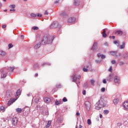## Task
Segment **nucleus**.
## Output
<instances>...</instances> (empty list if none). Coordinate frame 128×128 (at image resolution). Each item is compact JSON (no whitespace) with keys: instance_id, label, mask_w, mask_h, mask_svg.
<instances>
[{"instance_id":"50","label":"nucleus","mask_w":128,"mask_h":128,"mask_svg":"<svg viewBox=\"0 0 128 128\" xmlns=\"http://www.w3.org/2000/svg\"><path fill=\"white\" fill-rule=\"evenodd\" d=\"M124 62H119V66H124Z\"/></svg>"},{"instance_id":"51","label":"nucleus","mask_w":128,"mask_h":128,"mask_svg":"<svg viewBox=\"0 0 128 128\" xmlns=\"http://www.w3.org/2000/svg\"><path fill=\"white\" fill-rule=\"evenodd\" d=\"M116 60H112V62H111V63L112 64H116Z\"/></svg>"},{"instance_id":"15","label":"nucleus","mask_w":128,"mask_h":128,"mask_svg":"<svg viewBox=\"0 0 128 128\" xmlns=\"http://www.w3.org/2000/svg\"><path fill=\"white\" fill-rule=\"evenodd\" d=\"M6 98H12V92L10 91L9 90L6 91Z\"/></svg>"},{"instance_id":"17","label":"nucleus","mask_w":128,"mask_h":128,"mask_svg":"<svg viewBox=\"0 0 128 128\" xmlns=\"http://www.w3.org/2000/svg\"><path fill=\"white\" fill-rule=\"evenodd\" d=\"M40 44H42V43L38 42L36 45L34 46V48L35 50H38L40 48Z\"/></svg>"},{"instance_id":"9","label":"nucleus","mask_w":128,"mask_h":128,"mask_svg":"<svg viewBox=\"0 0 128 128\" xmlns=\"http://www.w3.org/2000/svg\"><path fill=\"white\" fill-rule=\"evenodd\" d=\"M107 80L108 82H112V80H114V74H110L107 78Z\"/></svg>"},{"instance_id":"3","label":"nucleus","mask_w":128,"mask_h":128,"mask_svg":"<svg viewBox=\"0 0 128 128\" xmlns=\"http://www.w3.org/2000/svg\"><path fill=\"white\" fill-rule=\"evenodd\" d=\"M111 54L112 56H115L116 58H118L122 56V53L118 52V51H110L109 52Z\"/></svg>"},{"instance_id":"24","label":"nucleus","mask_w":128,"mask_h":128,"mask_svg":"<svg viewBox=\"0 0 128 128\" xmlns=\"http://www.w3.org/2000/svg\"><path fill=\"white\" fill-rule=\"evenodd\" d=\"M16 112L18 114H20L22 112V109L21 108H16Z\"/></svg>"},{"instance_id":"10","label":"nucleus","mask_w":128,"mask_h":128,"mask_svg":"<svg viewBox=\"0 0 128 128\" xmlns=\"http://www.w3.org/2000/svg\"><path fill=\"white\" fill-rule=\"evenodd\" d=\"M76 22V18H70L68 19V22L70 24H74Z\"/></svg>"},{"instance_id":"28","label":"nucleus","mask_w":128,"mask_h":128,"mask_svg":"<svg viewBox=\"0 0 128 128\" xmlns=\"http://www.w3.org/2000/svg\"><path fill=\"white\" fill-rule=\"evenodd\" d=\"M74 6H78V4H80V1L74 0Z\"/></svg>"},{"instance_id":"13","label":"nucleus","mask_w":128,"mask_h":128,"mask_svg":"<svg viewBox=\"0 0 128 128\" xmlns=\"http://www.w3.org/2000/svg\"><path fill=\"white\" fill-rule=\"evenodd\" d=\"M122 106L124 107V108H125V110H128V101L124 102Z\"/></svg>"},{"instance_id":"61","label":"nucleus","mask_w":128,"mask_h":128,"mask_svg":"<svg viewBox=\"0 0 128 128\" xmlns=\"http://www.w3.org/2000/svg\"><path fill=\"white\" fill-rule=\"evenodd\" d=\"M10 12H16V9H10Z\"/></svg>"},{"instance_id":"31","label":"nucleus","mask_w":128,"mask_h":128,"mask_svg":"<svg viewBox=\"0 0 128 128\" xmlns=\"http://www.w3.org/2000/svg\"><path fill=\"white\" fill-rule=\"evenodd\" d=\"M30 16L31 18H36V14L34 13H32L30 14Z\"/></svg>"},{"instance_id":"54","label":"nucleus","mask_w":128,"mask_h":128,"mask_svg":"<svg viewBox=\"0 0 128 128\" xmlns=\"http://www.w3.org/2000/svg\"><path fill=\"white\" fill-rule=\"evenodd\" d=\"M44 14L45 16H48V12L47 10H45L44 12Z\"/></svg>"},{"instance_id":"14","label":"nucleus","mask_w":128,"mask_h":128,"mask_svg":"<svg viewBox=\"0 0 128 128\" xmlns=\"http://www.w3.org/2000/svg\"><path fill=\"white\" fill-rule=\"evenodd\" d=\"M72 82H76V84H78L76 82V80H78V77H76V75H73L72 76Z\"/></svg>"},{"instance_id":"41","label":"nucleus","mask_w":128,"mask_h":128,"mask_svg":"<svg viewBox=\"0 0 128 128\" xmlns=\"http://www.w3.org/2000/svg\"><path fill=\"white\" fill-rule=\"evenodd\" d=\"M32 29L34 30H38V26H33L32 28Z\"/></svg>"},{"instance_id":"59","label":"nucleus","mask_w":128,"mask_h":128,"mask_svg":"<svg viewBox=\"0 0 128 128\" xmlns=\"http://www.w3.org/2000/svg\"><path fill=\"white\" fill-rule=\"evenodd\" d=\"M76 115L78 116H80V114L79 112H77L76 113Z\"/></svg>"},{"instance_id":"19","label":"nucleus","mask_w":128,"mask_h":128,"mask_svg":"<svg viewBox=\"0 0 128 128\" xmlns=\"http://www.w3.org/2000/svg\"><path fill=\"white\" fill-rule=\"evenodd\" d=\"M113 44H116V46H118V48L120 46V43L118 40H114L113 42Z\"/></svg>"},{"instance_id":"43","label":"nucleus","mask_w":128,"mask_h":128,"mask_svg":"<svg viewBox=\"0 0 128 128\" xmlns=\"http://www.w3.org/2000/svg\"><path fill=\"white\" fill-rule=\"evenodd\" d=\"M62 102H68V99L64 97L62 99Z\"/></svg>"},{"instance_id":"2","label":"nucleus","mask_w":128,"mask_h":128,"mask_svg":"<svg viewBox=\"0 0 128 128\" xmlns=\"http://www.w3.org/2000/svg\"><path fill=\"white\" fill-rule=\"evenodd\" d=\"M104 106H108V101L101 96L100 100L96 104V108L100 110L102 108H104Z\"/></svg>"},{"instance_id":"49","label":"nucleus","mask_w":128,"mask_h":128,"mask_svg":"<svg viewBox=\"0 0 128 128\" xmlns=\"http://www.w3.org/2000/svg\"><path fill=\"white\" fill-rule=\"evenodd\" d=\"M39 100H38V98H35V102H36V104H38Z\"/></svg>"},{"instance_id":"21","label":"nucleus","mask_w":128,"mask_h":128,"mask_svg":"<svg viewBox=\"0 0 128 128\" xmlns=\"http://www.w3.org/2000/svg\"><path fill=\"white\" fill-rule=\"evenodd\" d=\"M50 124H52V121L51 120L48 121L46 125V128H50Z\"/></svg>"},{"instance_id":"58","label":"nucleus","mask_w":128,"mask_h":128,"mask_svg":"<svg viewBox=\"0 0 128 128\" xmlns=\"http://www.w3.org/2000/svg\"><path fill=\"white\" fill-rule=\"evenodd\" d=\"M103 84H106V79L103 80Z\"/></svg>"},{"instance_id":"12","label":"nucleus","mask_w":128,"mask_h":128,"mask_svg":"<svg viewBox=\"0 0 128 128\" xmlns=\"http://www.w3.org/2000/svg\"><path fill=\"white\" fill-rule=\"evenodd\" d=\"M98 48V43L97 42H94L91 48L92 50H96Z\"/></svg>"},{"instance_id":"25","label":"nucleus","mask_w":128,"mask_h":128,"mask_svg":"<svg viewBox=\"0 0 128 128\" xmlns=\"http://www.w3.org/2000/svg\"><path fill=\"white\" fill-rule=\"evenodd\" d=\"M4 106H0V112H4Z\"/></svg>"},{"instance_id":"33","label":"nucleus","mask_w":128,"mask_h":128,"mask_svg":"<svg viewBox=\"0 0 128 128\" xmlns=\"http://www.w3.org/2000/svg\"><path fill=\"white\" fill-rule=\"evenodd\" d=\"M0 54L1 56H5L6 55V52H4V51H2V50H0Z\"/></svg>"},{"instance_id":"62","label":"nucleus","mask_w":128,"mask_h":128,"mask_svg":"<svg viewBox=\"0 0 128 128\" xmlns=\"http://www.w3.org/2000/svg\"><path fill=\"white\" fill-rule=\"evenodd\" d=\"M104 44L106 46H108V42H105Z\"/></svg>"},{"instance_id":"37","label":"nucleus","mask_w":128,"mask_h":128,"mask_svg":"<svg viewBox=\"0 0 128 128\" xmlns=\"http://www.w3.org/2000/svg\"><path fill=\"white\" fill-rule=\"evenodd\" d=\"M87 124H88L89 126L92 124V120H90V119H88L87 120Z\"/></svg>"},{"instance_id":"52","label":"nucleus","mask_w":128,"mask_h":128,"mask_svg":"<svg viewBox=\"0 0 128 128\" xmlns=\"http://www.w3.org/2000/svg\"><path fill=\"white\" fill-rule=\"evenodd\" d=\"M56 88H62V85L60 84L56 85Z\"/></svg>"},{"instance_id":"60","label":"nucleus","mask_w":128,"mask_h":128,"mask_svg":"<svg viewBox=\"0 0 128 128\" xmlns=\"http://www.w3.org/2000/svg\"><path fill=\"white\" fill-rule=\"evenodd\" d=\"M6 28V25H2V28Z\"/></svg>"},{"instance_id":"36","label":"nucleus","mask_w":128,"mask_h":128,"mask_svg":"<svg viewBox=\"0 0 128 128\" xmlns=\"http://www.w3.org/2000/svg\"><path fill=\"white\" fill-rule=\"evenodd\" d=\"M9 72H14V67H9L8 68Z\"/></svg>"},{"instance_id":"35","label":"nucleus","mask_w":128,"mask_h":128,"mask_svg":"<svg viewBox=\"0 0 128 128\" xmlns=\"http://www.w3.org/2000/svg\"><path fill=\"white\" fill-rule=\"evenodd\" d=\"M84 88H88V82H85L84 85H83Z\"/></svg>"},{"instance_id":"42","label":"nucleus","mask_w":128,"mask_h":128,"mask_svg":"<svg viewBox=\"0 0 128 128\" xmlns=\"http://www.w3.org/2000/svg\"><path fill=\"white\" fill-rule=\"evenodd\" d=\"M9 6L10 8H16V6L14 4L10 5Z\"/></svg>"},{"instance_id":"57","label":"nucleus","mask_w":128,"mask_h":128,"mask_svg":"<svg viewBox=\"0 0 128 128\" xmlns=\"http://www.w3.org/2000/svg\"><path fill=\"white\" fill-rule=\"evenodd\" d=\"M80 78H82V76L80 75H78L77 78L78 80H80Z\"/></svg>"},{"instance_id":"16","label":"nucleus","mask_w":128,"mask_h":128,"mask_svg":"<svg viewBox=\"0 0 128 128\" xmlns=\"http://www.w3.org/2000/svg\"><path fill=\"white\" fill-rule=\"evenodd\" d=\"M62 104V100H56L55 101V104L56 106Z\"/></svg>"},{"instance_id":"56","label":"nucleus","mask_w":128,"mask_h":128,"mask_svg":"<svg viewBox=\"0 0 128 128\" xmlns=\"http://www.w3.org/2000/svg\"><path fill=\"white\" fill-rule=\"evenodd\" d=\"M20 38H21V40H24V35H21L20 36Z\"/></svg>"},{"instance_id":"32","label":"nucleus","mask_w":128,"mask_h":128,"mask_svg":"<svg viewBox=\"0 0 128 128\" xmlns=\"http://www.w3.org/2000/svg\"><path fill=\"white\" fill-rule=\"evenodd\" d=\"M84 67L87 68L88 70L89 68H92V64H89L86 66H84Z\"/></svg>"},{"instance_id":"1","label":"nucleus","mask_w":128,"mask_h":128,"mask_svg":"<svg viewBox=\"0 0 128 128\" xmlns=\"http://www.w3.org/2000/svg\"><path fill=\"white\" fill-rule=\"evenodd\" d=\"M54 40V36L46 34L43 36L41 42L42 44L44 46V44H52Z\"/></svg>"},{"instance_id":"44","label":"nucleus","mask_w":128,"mask_h":128,"mask_svg":"<svg viewBox=\"0 0 128 128\" xmlns=\"http://www.w3.org/2000/svg\"><path fill=\"white\" fill-rule=\"evenodd\" d=\"M90 82H91V84L92 86H94V79H92L90 80Z\"/></svg>"},{"instance_id":"8","label":"nucleus","mask_w":128,"mask_h":128,"mask_svg":"<svg viewBox=\"0 0 128 128\" xmlns=\"http://www.w3.org/2000/svg\"><path fill=\"white\" fill-rule=\"evenodd\" d=\"M16 99H14V98H11L10 99V100L8 102L7 104L8 106H12V104L13 102H16Z\"/></svg>"},{"instance_id":"45","label":"nucleus","mask_w":128,"mask_h":128,"mask_svg":"<svg viewBox=\"0 0 128 128\" xmlns=\"http://www.w3.org/2000/svg\"><path fill=\"white\" fill-rule=\"evenodd\" d=\"M96 64H100V62H102V61L100 60H95Z\"/></svg>"},{"instance_id":"11","label":"nucleus","mask_w":128,"mask_h":128,"mask_svg":"<svg viewBox=\"0 0 128 128\" xmlns=\"http://www.w3.org/2000/svg\"><path fill=\"white\" fill-rule=\"evenodd\" d=\"M44 102L46 104H50L52 102V100L50 98L46 97L44 98Z\"/></svg>"},{"instance_id":"20","label":"nucleus","mask_w":128,"mask_h":128,"mask_svg":"<svg viewBox=\"0 0 128 128\" xmlns=\"http://www.w3.org/2000/svg\"><path fill=\"white\" fill-rule=\"evenodd\" d=\"M125 47H126V42H123L122 44L120 46L119 48H120V50H123V48H124Z\"/></svg>"},{"instance_id":"6","label":"nucleus","mask_w":128,"mask_h":128,"mask_svg":"<svg viewBox=\"0 0 128 128\" xmlns=\"http://www.w3.org/2000/svg\"><path fill=\"white\" fill-rule=\"evenodd\" d=\"M114 82L116 84H120V76H115L114 78Z\"/></svg>"},{"instance_id":"34","label":"nucleus","mask_w":128,"mask_h":128,"mask_svg":"<svg viewBox=\"0 0 128 128\" xmlns=\"http://www.w3.org/2000/svg\"><path fill=\"white\" fill-rule=\"evenodd\" d=\"M42 66H50V62H44L42 64Z\"/></svg>"},{"instance_id":"29","label":"nucleus","mask_w":128,"mask_h":128,"mask_svg":"<svg viewBox=\"0 0 128 128\" xmlns=\"http://www.w3.org/2000/svg\"><path fill=\"white\" fill-rule=\"evenodd\" d=\"M8 76V73H4L1 76L2 78H6V76Z\"/></svg>"},{"instance_id":"22","label":"nucleus","mask_w":128,"mask_h":128,"mask_svg":"<svg viewBox=\"0 0 128 128\" xmlns=\"http://www.w3.org/2000/svg\"><path fill=\"white\" fill-rule=\"evenodd\" d=\"M116 34H118V36H122V31L118 30L116 32Z\"/></svg>"},{"instance_id":"7","label":"nucleus","mask_w":128,"mask_h":128,"mask_svg":"<svg viewBox=\"0 0 128 128\" xmlns=\"http://www.w3.org/2000/svg\"><path fill=\"white\" fill-rule=\"evenodd\" d=\"M12 122L13 126H16L18 124V118L16 117L12 118Z\"/></svg>"},{"instance_id":"48","label":"nucleus","mask_w":128,"mask_h":128,"mask_svg":"<svg viewBox=\"0 0 128 128\" xmlns=\"http://www.w3.org/2000/svg\"><path fill=\"white\" fill-rule=\"evenodd\" d=\"M101 92H106V88H102Z\"/></svg>"},{"instance_id":"47","label":"nucleus","mask_w":128,"mask_h":128,"mask_svg":"<svg viewBox=\"0 0 128 128\" xmlns=\"http://www.w3.org/2000/svg\"><path fill=\"white\" fill-rule=\"evenodd\" d=\"M104 114H108V110H104Z\"/></svg>"},{"instance_id":"23","label":"nucleus","mask_w":128,"mask_h":128,"mask_svg":"<svg viewBox=\"0 0 128 128\" xmlns=\"http://www.w3.org/2000/svg\"><path fill=\"white\" fill-rule=\"evenodd\" d=\"M106 29H104L103 32H102L103 38H106V36H108V35H106Z\"/></svg>"},{"instance_id":"63","label":"nucleus","mask_w":128,"mask_h":128,"mask_svg":"<svg viewBox=\"0 0 128 128\" xmlns=\"http://www.w3.org/2000/svg\"><path fill=\"white\" fill-rule=\"evenodd\" d=\"M54 4H58V0L55 1Z\"/></svg>"},{"instance_id":"53","label":"nucleus","mask_w":128,"mask_h":128,"mask_svg":"<svg viewBox=\"0 0 128 128\" xmlns=\"http://www.w3.org/2000/svg\"><path fill=\"white\" fill-rule=\"evenodd\" d=\"M86 90L82 91V94H84V96H86Z\"/></svg>"},{"instance_id":"39","label":"nucleus","mask_w":128,"mask_h":128,"mask_svg":"<svg viewBox=\"0 0 128 128\" xmlns=\"http://www.w3.org/2000/svg\"><path fill=\"white\" fill-rule=\"evenodd\" d=\"M42 14H40V13L36 14L37 18H42Z\"/></svg>"},{"instance_id":"18","label":"nucleus","mask_w":128,"mask_h":128,"mask_svg":"<svg viewBox=\"0 0 128 128\" xmlns=\"http://www.w3.org/2000/svg\"><path fill=\"white\" fill-rule=\"evenodd\" d=\"M98 58L100 57L101 58H102V60H104V58H106V56L104 55V54H102L100 53H98L97 54Z\"/></svg>"},{"instance_id":"55","label":"nucleus","mask_w":128,"mask_h":128,"mask_svg":"<svg viewBox=\"0 0 128 128\" xmlns=\"http://www.w3.org/2000/svg\"><path fill=\"white\" fill-rule=\"evenodd\" d=\"M108 70L112 72V66H110Z\"/></svg>"},{"instance_id":"38","label":"nucleus","mask_w":128,"mask_h":128,"mask_svg":"<svg viewBox=\"0 0 128 128\" xmlns=\"http://www.w3.org/2000/svg\"><path fill=\"white\" fill-rule=\"evenodd\" d=\"M38 64H35L34 65V68H35V70H38Z\"/></svg>"},{"instance_id":"30","label":"nucleus","mask_w":128,"mask_h":128,"mask_svg":"<svg viewBox=\"0 0 128 128\" xmlns=\"http://www.w3.org/2000/svg\"><path fill=\"white\" fill-rule=\"evenodd\" d=\"M113 102L114 104H118V99H114Z\"/></svg>"},{"instance_id":"40","label":"nucleus","mask_w":128,"mask_h":128,"mask_svg":"<svg viewBox=\"0 0 128 128\" xmlns=\"http://www.w3.org/2000/svg\"><path fill=\"white\" fill-rule=\"evenodd\" d=\"M82 70H83V72H87L88 69L86 68L85 66H84Z\"/></svg>"},{"instance_id":"5","label":"nucleus","mask_w":128,"mask_h":128,"mask_svg":"<svg viewBox=\"0 0 128 128\" xmlns=\"http://www.w3.org/2000/svg\"><path fill=\"white\" fill-rule=\"evenodd\" d=\"M50 28H60V25L58 24V23L56 22H52L50 26Z\"/></svg>"},{"instance_id":"26","label":"nucleus","mask_w":128,"mask_h":128,"mask_svg":"<svg viewBox=\"0 0 128 128\" xmlns=\"http://www.w3.org/2000/svg\"><path fill=\"white\" fill-rule=\"evenodd\" d=\"M20 89H18L16 92V96L17 97V96H20Z\"/></svg>"},{"instance_id":"64","label":"nucleus","mask_w":128,"mask_h":128,"mask_svg":"<svg viewBox=\"0 0 128 128\" xmlns=\"http://www.w3.org/2000/svg\"><path fill=\"white\" fill-rule=\"evenodd\" d=\"M79 128H82V126L80 125L79 126Z\"/></svg>"},{"instance_id":"27","label":"nucleus","mask_w":128,"mask_h":128,"mask_svg":"<svg viewBox=\"0 0 128 128\" xmlns=\"http://www.w3.org/2000/svg\"><path fill=\"white\" fill-rule=\"evenodd\" d=\"M60 16H63V18H64V16H66V13L64 12H63L60 14Z\"/></svg>"},{"instance_id":"4","label":"nucleus","mask_w":128,"mask_h":128,"mask_svg":"<svg viewBox=\"0 0 128 128\" xmlns=\"http://www.w3.org/2000/svg\"><path fill=\"white\" fill-rule=\"evenodd\" d=\"M85 108H86L88 112L90 110V108H92V104L89 101H86L84 102Z\"/></svg>"},{"instance_id":"46","label":"nucleus","mask_w":128,"mask_h":128,"mask_svg":"<svg viewBox=\"0 0 128 128\" xmlns=\"http://www.w3.org/2000/svg\"><path fill=\"white\" fill-rule=\"evenodd\" d=\"M8 46L9 48H12L14 47V45H12V44H9Z\"/></svg>"}]
</instances>
